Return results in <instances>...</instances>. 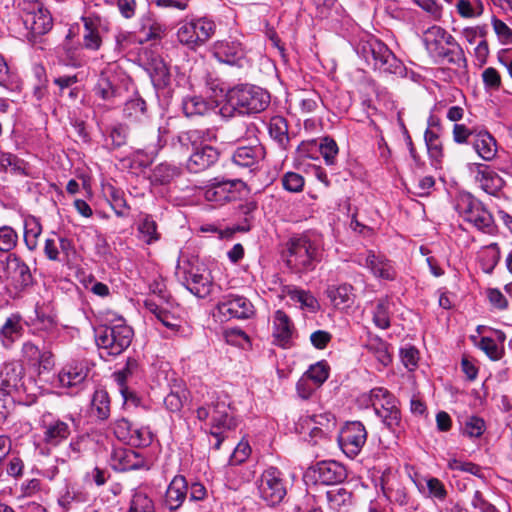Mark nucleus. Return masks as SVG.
<instances>
[{
  "label": "nucleus",
  "instance_id": "1",
  "mask_svg": "<svg viewBox=\"0 0 512 512\" xmlns=\"http://www.w3.org/2000/svg\"><path fill=\"white\" fill-rule=\"evenodd\" d=\"M423 42L435 63L449 64L457 68L467 66L464 50L456 39L442 27L428 28L423 34Z\"/></svg>",
  "mask_w": 512,
  "mask_h": 512
},
{
  "label": "nucleus",
  "instance_id": "2",
  "mask_svg": "<svg viewBox=\"0 0 512 512\" xmlns=\"http://www.w3.org/2000/svg\"><path fill=\"white\" fill-rule=\"evenodd\" d=\"M205 132L202 130H189L181 132L173 145L191 154L186 161V169L190 173H201L214 166L219 159L220 153L217 148L199 142L204 138Z\"/></svg>",
  "mask_w": 512,
  "mask_h": 512
},
{
  "label": "nucleus",
  "instance_id": "3",
  "mask_svg": "<svg viewBox=\"0 0 512 512\" xmlns=\"http://www.w3.org/2000/svg\"><path fill=\"white\" fill-rule=\"evenodd\" d=\"M321 260V246L307 234L290 238L286 243L285 263L291 272L302 274L315 269Z\"/></svg>",
  "mask_w": 512,
  "mask_h": 512
},
{
  "label": "nucleus",
  "instance_id": "4",
  "mask_svg": "<svg viewBox=\"0 0 512 512\" xmlns=\"http://www.w3.org/2000/svg\"><path fill=\"white\" fill-rule=\"evenodd\" d=\"M132 328L123 318L112 321L109 325H102L95 329V342L101 351V356H118L131 344L133 338Z\"/></svg>",
  "mask_w": 512,
  "mask_h": 512
},
{
  "label": "nucleus",
  "instance_id": "5",
  "mask_svg": "<svg viewBox=\"0 0 512 512\" xmlns=\"http://www.w3.org/2000/svg\"><path fill=\"white\" fill-rule=\"evenodd\" d=\"M175 276L180 284L199 298H205L212 291L209 271L195 258H179Z\"/></svg>",
  "mask_w": 512,
  "mask_h": 512
},
{
  "label": "nucleus",
  "instance_id": "6",
  "mask_svg": "<svg viewBox=\"0 0 512 512\" xmlns=\"http://www.w3.org/2000/svg\"><path fill=\"white\" fill-rule=\"evenodd\" d=\"M229 404L225 401L211 402L196 410V416L200 421L211 418L210 435L215 439L213 447L219 450L227 433L236 427L235 419L229 414Z\"/></svg>",
  "mask_w": 512,
  "mask_h": 512
},
{
  "label": "nucleus",
  "instance_id": "7",
  "mask_svg": "<svg viewBox=\"0 0 512 512\" xmlns=\"http://www.w3.org/2000/svg\"><path fill=\"white\" fill-rule=\"evenodd\" d=\"M228 104L240 113H259L270 103V95L264 89L248 84L235 86L226 94Z\"/></svg>",
  "mask_w": 512,
  "mask_h": 512
},
{
  "label": "nucleus",
  "instance_id": "8",
  "mask_svg": "<svg viewBox=\"0 0 512 512\" xmlns=\"http://www.w3.org/2000/svg\"><path fill=\"white\" fill-rule=\"evenodd\" d=\"M455 210L464 221L472 224L479 231L493 234L496 225L492 214L482 202L470 193H460L455 199Z\"/></svg>",
  "mask_w": 512,
  "mask_h": 512
},
{
  "label": "nucleus",
  "instance_id": "9",
  "mask_svg": "<svg viewBox=\"0 0 512 512\" xmlns=\"http://www.w3.org/2000/svg\"><path fill=\"white\" fill-rule=\"evenodd\" d=\"M357 53L375 70L393 73L399 67V61L383 42L369 38L359 43Z\"/></svg>",
  "mask_w": 512,
  "mask_h": 512
},
{
  "label": "nucleus",
  "instance_id": "10",
  "mask_svg": "<svg viewBox=\"0 0 512 512\" xmlns=\"http://www.w3.org/2000/svg\"><path fill=\"white\" fill-rule=\"evenodd\" d=\"M246 191V184L239 179H213L203 188L204 199L215 206L236 201Z\"/></svg>",
  "mask_w": 512,
  "mask_h": 512
},
{
  "label": "nucleus",
  "instance_id": "11",
  "mask_svg": "<svg viewBox=\"0 0 512 512\" xmlns=\"http://www.w3.org/2000/svg\"><path fill=\"white\" fill-rule=\"evenodd\" d=\"M67 420L75 421L72 415H67L64 419L58 418L51 412L41 415L39 426L42 431V440L46 445L57 447L69 438L72 430Z\"/></svg>",
  "mask_w": 512,
  "mask_h": 512
},
{
  "label": "nucleus",
  "instance_id": "12",
  "mask_svg": "<svg viewBox=\"0 0 512 512\" xmlns=\"http://www.w3.org/2000/svg\"><path fill=\"white\" fill-rule=\"evenodd\" d=\"M258 491L267 505L275 506L281 503L287 494L282 472L276 467L264 470L258 480Z\"/></svg>",
  "mask_w": 512,
  "mask_h": 512
},
{
  "label": "nucleus",
  "instance_id": "13",
  "mask_svg": "<svg viewBox=\"0 0 512 512\" xmlns=\"http://www.w3.org/2000/svg\"><path fill=\"white\" fill-rule=\"evenodd\" d=\"M19 357L22 365L34 368L39 375L51 371L55 365L53 353L46 348L41 349L31 340L22 343Z\"/></svg>",
  "mask_w": 512,
  "mask_h": 512
},
{
  "label": "nucleus",
  "instance_id": "14",
  "mask_svg": "<svg viewBox=\"0 0 512 512\" xmlns=\"http://www.w3.org/2000/svg\"><path fill=\"white\" fill-rule=\"evenodd\" d=\"M23 5L22 19L26 28L35 35H43L49 32L53 26V18L50 11L45 9L41 2H19Z\"/></svg>",
  "mask_w": 512,
  "mask_h": 512
},
{
  "label": "nucleus",
  "instance_id": "15",
  "mask_svg": "<svg viewBox=\"0 0 512 512\" xmlns=\"http://www.w3.org/2000/svg\"><path fill=\"white\" fill-rule=\"evenodd\" d=\"M367 441V430L362 422H347L338 436V443L342 451L349 457H356Z\"/></svg>",
  "mask_w": 512,
  "mask_h": 512
},
{
  "label": "nucleus",
  "instance_id": "16",
  "mask_svg": "<svg viewBox=\"0 0 512 512\" xmlns=\"http://www.w3.org/2000/svg\"><path fill=\"white\" fill-rule=\"evenodd\" d=\"M218 312L224 317L249 319L255 314L252 302L244 296L227 295L217 304Z\"/></svg>",
  "mask_w": 512,
  "mask_h": 512
},
{
  "label": "nucleus",
  "instance_id": "17",
  "mask_svg": "<svg viewBox=\"0 0 512 512\" xmlns=\"http://www.w3.org/2000/svg\"><path fill=\"white\" fill-rule=\"evenodd\" d=\"M24 333L23 317L19 313L10 314L0 326V346L4 350H12Z\"/></svg>",
  "mask_w": 512,
  "mask_h": 512
},
{
  "label": "nucleus",
  "instance_id": "18",
  "mask_svg": "<svg viewBox=\"0 0 512 512\" xmlns=\"http://www.w3.org/2000/svg\"><path fill=\"white\" fill-rule=\"evenodd\" d=\"M6 263L7 274L16 289L24 290L33 284L31 270L22 258L12 253L8 255Z\"/></svg>",
  "mask_w": 512,
  "mask_h": 512
},
{
  "label": "nucleus",
  "instance_id": "19",
  "mask_svg": "<svg viewBox=\"0 0 512 512\" xmlns=\"http://www.w3.org/2000/svg\"><path fill=\"white\" fill-rule=\"evenodd\" d=\"M489 331L492 332V336H482L480 338L471 336V340L490 360L498 361L505 353L504 342L506 340V334L502 330L491 328H489Z\"/></svg>",
  "mask_w": 512,
  "mask_h": 512
},
{
  "label": "nucleus",
  "instance_id": "20",
  "mask_svg": "<svg viewBox=\"0 0 512 512\" xmlns=\"http://www.w3.org/2000/svg\"><path fill=\"white\" fill-rule=\"evenodd\" d=\"M213 55L218 61L229 65H241L245 57L243 45L238 40L216 41L212 46Z\"/></svg>",
  "mask_w": 512,
  "mask_h": 512
},
{
  "label": "nucleus",
  "instance_id": "21",
  "mask_svg": "<svg viewBox=\"0 0 512 512\" xmlns=\"http://www.w3.org/2000/svg\"><path fill=\"white\" fill-rule=\"evenodd\" d=\"M357 262L368 268L377 278L391 281L396 277V271L392 263L383 256L376 255L373 251L360 255Z\"/></svg>",
  "mask_w": 512,
  "mask_h": 512
},
{
  "label": "nucleus",
  "instance_id": "22",
  "mask_svg": "<svg viewBox=\"0 0 512 512\" xmlns=\"http://www.w3.org/2000/svg\"><path fill=\"white\" fill-rule=\"evenodd\" d=\"M111 465L118 471L137 470L145 466V459L133 449L118 447L111 454Z\"/></svg>",
  "mask_w": 512,
  "mask_h": 512
},
{
  "label": "nucleus",
  "instance_id": "23",
  "mask_svg": "<svg viewBox=\"0 0 512 512\" xmlns=\"http://www.w3.org/2000/svg\"><path fill=\"white\" fill-rule=\"evenodd\" d=\"M295 334V327L290 317L282 310H277L273 315L274 343L282 348L291 346Z\"/></svg>",
  "mask_w": 512,
  "mask_h": 512
},
{
  "label": "nucleus",
  "instance_id": "24",
  "mask_svg": "<svg viewBox=\"0 0 512 512\" xmlns=\"http://www.w3.org/2000/svg\"><path fill=\"white\" fill-rule=\"evenodd\" d=\"M188 483L183 475H176L169 483L164 497V506L169 512H176L187 498Z\"/></svg>",
  "mask_w": 512,
  "mask_h": 512
},
{
  "label": "nucleus",
  "instance_id": "25",
  "mask_svg": "<svg viewBox=\"0 0 512 512\" xmlns=\"http://www.w3.org/2000/svg\"><path fill=\"white\" fill-rule=\"evenodd\" d=\"M89 500V493L78 483L66 482L58 492V504L69 510L75 504H82Z\"/></svg>",
  "mask_w": 512,
  "mask_h": 512
},
{
  "label": "nucleus",
  "instance_id": "26",
  "mask_svg": "<svg viewBox=\"0 0 512 512\" xmlns=\"http://www.w3.org/2000/svg\"><path fill=\"white\" fill-rule=\"evenodd\" d=\"M143 61L144 68L154 86L159 88L167 86L170 81V72L164 60L158 55H151Z\"/></svg>",
  "mask_w": 512,
  "mask_h": 512
},
{
  "label": "nucleus",
  "instance_id": "27",
  "mask_svg": "<svg viewBox=\"0 0 512 512\" xmlns=\"http://www.w3.org/2000/svg\"><path fill=\"white\" fill-rule=\"evenodd\" d=\"M475 181L479 187L490 195H497L503 188L504 180L486 165L478 164Z\"/></svg>",
  "mask_w": 512,
  "mask_h": 512
},
{
  "label": "nucleus",
  "instance_id": "28",
  "mask_svg": "<svg viewBox=\"0 0 512 512\" xmlns=\"http://www.w3.org/2000/svg\"><path fill=\"white\" fill-rule=\"evenodd\" d=\"M325 495L329 508L335 512H347L353 504L352 491L342 486H331Z\"/></svg>",
  "mask_w": 512,
  "mask_h": 512
},
{
  "label": "nucleus",
  "instance_id": "29",
  "mask_svg": "<svg viewBox=\"0 0 512 512\" xmlns=\"http://www.w3.org/2000/svg\"><path fill=\"white\" fill-rule=\"evenodd\" d=\"M318 479L327 485L341 483L347 477L346 469L336 461H323L317 465Z\"/></svg>",
  "mask_w": 512,
  "mask_h": 512
},
{
  "label": "nucleus",
  "instance_id": "30",
  "mask_svg": "<svg viewBox=\"0 0 512 512\" xmlns=\"http://www.w3.org/2000/svg\"><path fill=\"white\" fill-rule=\"evenodd\" d=\"M265 156L261 145L238 147L232 156L233 162L241 167H253Z\"/></svg>",
  "mask_w": 512,
  "mask_h": 512
},
{
  "label": "nucleus",
  "instance_id": "31",
  "mask_svg": "<svg viewBox=\"0 0 512 512\" xmlns=\"http://www.w3.org/2000/svg\"><path fill=\"white\" fill-rule=\"evenodd\" d=\"M473 147L476 153L485 161H491L497 154L495 138L487 131L481 130L475 134Z\"/></svg>",
  "mask_w": 512,
  "mask_h": 512
},
{
  "label": "nucleus",
  "instance_id": "32",
  "mask_svg": "<svg viewBox=\"0 0 512 512\" xmlns=\"http://www.w3.org/2000/svg\"><path fill=\"white\" fill-rule=\"evenodd\" d=\"M215 108L214 101H208L202 96H188L182 101V109L187 117L203 116Z\"/></svg>",
  "mask_w": 512,
  "mask_h": 512
},
{
  "label": "nucleus",
  "instance_id": "33",
  "mask_svg": "<svg viewBox=\"0 0 512 512\" xmlns=\"http://www.w3.org/2000/svg\"><path fill=\"white\" fill-rule=\"evenodd\" d=\"M138 374H139V363L134 358H128L125 366L121 370L114 373V375H113L114 379H115L117 385L119 386V390H120L121 394L123 395V397L125 399L128 398L127 397V394H128L127 383L133 377L138 376Z\"/></svg>",
  "mask_w": 512,
  "mask_h": 512
},
{
  "label": "nucleus",
  "instance_id": "34",
  "mask_svg": "<svg viewBox=\"0 0 512 512\" xmlns=\"http://www.w3.org/2000/svg\"><path fill=\"white\" fill-rule=\"evenodd\" d=\"M392 301L388 297L377 299L373 309V323L380 329H388L391 325Z\"/></svg>",
  "mask_w": 512,
  "mask_h": 512
},
{
  "label": "nucleus",
  "instance_id": "35",
  "mask_svg": "<svg viewBox=\"0 0 512 512\" xmlns=\"http://www.w3.org/2000/svg\"><path fill=\"white\" fill-rule=\"evenodd\" d=\"M187 398L188 390L185 384L182 382H175L172 385L170 392L164 398V404L169 411L179 412Z\"/></svg>",
  "mask_w": 512,
  "mask_h": 512
},
{
  "label": "nucleus",
  "instance_id": "36",
  "mask_svg": "<svg viewBox=\"0 0 512 512\" xmlns=\"http://www.w3.org/2000/svg\"><path fill=\"white\" fill-rule=\"evenodd\" d=\"M364 347L368 352L372 353L383 366H388L391 363L392 357L389 352V344L379 336H369Z\"/></svg>",
  "mask_w": 512,
  "mask_h": 512
},
{
  "label": "nucleus",
  "instance_id": "37",
  "mask_svg": "<svg viewBox=\"0 0 512 512\" xmlns=\"http://www.w3.org/2000/svg\"><path fill=\"white\" fill-rule=\"evenodd\" d=\"M91 415L100 421H105L110 416V398L107 391L97 389L91 399Z\"/></svg>",
  "mask_w": 512,
  "mask_h": 512
},
{
  "label": "nucleus",
  "instance_id": "38",
  "mask_svg": "<svg viewBox=\"0 0 512 512\" xmlns=\"http://www.w3.org/2000/svg\"><path fill=\"white\" fill-rule=\"evenodd\" d=\"M269 135L278 145L286 150L289 145L288 124L285 118L274 116L270 119L268 125Z\"/></svg>",
  "mask_w": 512,
  "mask_h": 512
},
{
  "label": "nucleus",
  "instance_id": "39",
  "mask_svg": "<svg viewBox=\"0 0 512 512\" xmlns=\"http://www.w3.org/2000/svg\"><path fill=\"white\" fill-rule=\"evenodd\" d=\"M375 413L381 418L383 424L392 432L396 433L401 424V413L398 405H392L388 408H383L382 404H375Z\"/></svg>",
  "mask_w": 512,
  "mask_h": 512
},
{
  "label": "nucleus",
  "instance_id": "40",
  "mask_svg": "<svg viewBox=\"0 0 512 512\" xmlns=\"http://www.w3.org/2000/svg\"><path fill=\"white\" fill-rule=\"evenodd\" d=\"M42 233L40 221L34 216H28L24 220V242L30 251L38 246V239Z\"/></svg>",
  "mask_w": 512,
  "mask_h": 512
},
{
  "label": "nucleus",
  "instance_id": "41",
  "mask_svg": "<svg viewBox=\"0 0 512 512\" xmlns=\"http://www.w3.org/2000/svg\"><path fill=\"white\" fill-rule=\"evenodd\" d=\"M353 286L350 284H341L339 286H329L327 295L334 306H350L353 303Z\"/></svg>",
  "mask_w": 512,
  "mask_h": 512
},
{
  "label": "nucleus",
  "instance_id": "42",
  "mask_svg": "<svg viewBox=\"0 0 512 512\" xmlns=\"http://www.w3.org/2000/svg\"><path fill=\"white\" fill-rule=\"evenodd\" d=\"M81 19L84 22L83 46L89 50H98L102 44V39L99 35L97 22L88 17H82Z\"/></svg>",
  "mask_w": 512,
  "mask_h": 512
},
{
  "label": "nucleus",
  "instance_id": "43",
  "mask_svg": "<svg viewBox=\"0 0 512 512\" xmlns=\"http://www.w3.org/2000/svg\"><path fill=\"white\" fill-rule=\"evenodd\" d=\"M127 512H156L153 499L142 490H133Z\"/></svg>",
  "mask_w": 512,
  "mask_h": 512
},
{
  "label": "nucleus",
  "instance_id": "44",
  "mask_svg": "<svg viewBox=\"0 0 512 512\" xmlns=\"http://www.w3.org/2000/svg\"><path fill=\"white\" fill-rule=\"evenodd\" d=\"M288 297L300 305L301 309L315 312L319 308L317 299L309 292L296 287L287 290Z\"/></svg>",
  "mask_w": 512,
  "mask_h": 512
},
{
  "label": "nucleus",
  "instance_id": "45",
  "mask_svg": "<svg viewBox=\"0 0 512 512\" xmlns=\"http://www.w3.org/2000/svg\"><path fill=\"white\" fill-rule=\"evenodd\" d=\"M176 36L180 44L188 47L191 50H195L199 47L197 41L198 36L193 20L179 23Z\"/></svg>",
  "mask_w": 512,
  "mask_h": 512
},
{
  "label": "nucleus",
  "instance_id": "46",
  "mask_svg": "<svg viewBox=\"0 0 512 512\" xmlns=\"http://www.w3.org/2000/svg\"><path fill=\"white\" fill-rule=\"evenodd\" d=\"M87 377V371L83 368L66 367L59 373V383L62 387H75L81 384Z\"/></svg>",
  "mask_w": 512,
  "mask_h": 512
},
{
  "label": "nucleus",
  "instance_id": "47",
  "mask_svg": "<svg viewBox=\"0 0 512 512\" xmlns=\"http://www.w3.org/2000/svg\"><path fill=\"white\" fill-rule=\"evenodd\" d=\"M140 239L146 244H152L160 239L157 224L150 215H145L138 224Z\"/></svg>",
  "mask_w": 512,
  "mask_h": 512
},
{
  "label": "nucleus",
  "instance_id": "48",
  "mask_svg": "<svg viewBox=\"0 0 512 512\" xmlns=\"http://www.w3.org/2000/svg\"><path fill=\"white\" fill-rule=\"evenodd\" d=\"M257 209V203L255 201H246L240 204L237 208V214L239 217H243V221L237 224L233 231L248 232L251 229L252 222L254 220L253 213Z\"/></svg>",
  "mask_w": 512,
  "mask_h": 512
},
{
  "label": "nucleus",
  "instance_id": "49",
  "mask_svg": "<svg viewBox=\"0 0 512 512\" xmlns=\"http://www.w3.org/2000/svg\"><path fill=\"white\" fill-rule=\"evenodd\" d=\"M193 23L197 33V41L199 47L204 45L212 38L216 31V24L208 17H199L193 19Z\"/></svg>",
  "mask_w": 512,
  "mask_h": 512
},
{
  "label": "nucleus",
  "instance_id": "50",
  "mask_svg": "<svg viewBox=\"0 0 512 512\" xmlns=\"http://www.w3.org/2000/svg\"><path fill=\"white\" fill-rule=\"evenodd\" d=\"M106 195L110 202V205L117 216L123 217L128 214L129 206L124 197V192L113 186H108L106 189Z\"/></svg>",
  "mask_w": 512,
  "mask_h": 512
},
{
  "label": "nucleus",
  "instance_id": "51",
  "mask_svg": "<svg viewBox=\"0 0 512 512\" xmlns=\"http://www.w3.org/2000/svg\"><path fill=\"white\" fill-rule=\"evenodd\" d=\"M180 174L179 169L168 163L157 165L150 176L151 181L156 184H167Z\"/></svg>",
  "mask_w": 512,
  "mask_h": 512
},
{
  "label": "nucleus",
  "instance_id": "52",
  "mask_svg": "<svg viewBox=\"0 0 512 512\" xmlns=\"http://www.w3.org/2000/svg\"><path fill=\"white\" fill-rule=\"evenodd\" d=\"M330 367L326 361H319L304 373L318 388L328 379Z\"/></svg>",
  "mask_w": 512,
  "mask_h": 512
},
{
  "label": "nucleus",
  "instance_id": "53",
  "mask_svg": "<svg viewBox=\"0 0 512 512\" xmlns=\"http://www.w3.org/2000/svg\"><path fill=\"white\" fill-rule=\"evenodd\" d=\"M93 91L104 101H110L116 95V89L105 73L100 74Z\"/></svg>",
  "mask_w": 512,
  "mask_h": 512
},
{
  "label": "nucleus",
  "instance_id": "54",
  "mask_svg": "<svg viewBox=\"0 0 512 512\" xmlns=\"http://www.w3.org/2000/svg\"><path fill=\"white\" fill-rule=\"evenodd\" d=\"M61 263L66 266H71L77 257V251L75 249L74 243L71 239L66 237H58Z\"/></svg>",
  "mask_w": 512,
  "mask_h": 512
},
{
  "label": "nucleus",
  "instance_id": "55",
  "mask_svg": "<svg viewBox=\"0 0 512 512\" xmlns=\"http://www.w3.org/2000/svg\"><path fill=\"white\" fill-rule=\"evenodd\" d=\"M369 399L371 405L375 409V404H382L383 408L397 404L396 398L385 388L376 387L373 388L369 393Z\"/></svg>",
  "mask_w": 512,
  "mask_h": 512
},
{
  "label": "nucleus",
  "instance_id": "56",
  "mask_svg": "<svg viewBox=\"0 0 512 512\" xmlns=\"http://www.w3.org/2000/svg\"><path fill=\"white\" fill-rule=\"evenodd\" d=\"M18 242L17 232L8 225L0 226V251L10 252Z\"/></svg>",
  "mask_w": 512,
  "mask_h": 512
},
{
  "label": "nucleus",
  "instance_id": "57",
  "mask_svg": "<svg viewBox=\"0 0 512 512\" xmlns=\"http://www.w3.org/2000/svg\"><path fill=\"white\" fill-rule=\"evenodd\" d=\"M424 140L430 157L439 160L442 157V145L439 141L438 132L433 129H426Z\"/></svg>",
  "mask_w": 512,
  "mask_h": 512
},
{
  "label": "nucleus",
  "instance_id": "58",
  "mask_svg": "<svg viewBox=\"0 0 512 512\" xmlns=\"http://www.w3.org/2000/svg\"><path fill=\"white\" fill-rule=\"evenodd\" d=\"M125 442L137 447L148 446L152 442V433L146 427H133Z\"/></svg>",
  "mask_w": 512,
  "mask_h": 512
},
{
  "label": "nucleus",
  "instance_id": "59",
  "mask_svg": "<svg viewBox=\"0 0 512 512\" xmlns=\"http://www.w3.org/2000/svg\"><path fill=\"white\" fill-rule=\"evenodd\" d=\"M485 422L478 416H470L464 422L463 434L469 438H478L485 431Z\"/></svg>",
  "mask_w": 512,
  "mask_h": 512
},
{
  "label": "nucleus",
  "instance_id": "60",
  "mask_svg": "<svg viewBox=\"0 0 512 512\" xmlns=\"http://www.w3.org/2000/svg\"><path fill=\"white\" fill-rule=\"evenodd\" d=\"M447 466L450 470L453 471L469 473L479 478L483 477L481 467L472 462H463L458 459L451 458L448 460Z\"/></svg>",
  "mask_w": 512,
  "mask_h": 512
},
{
  "label": "nucleus",
  "instance_id": "61",
  "mask_svg": "<svg viewBox=\"0 0 512 512\" xmlns=\"http://www.w3.org/2000/svg\"><path fill=\"white\" fill-rule=\"evenodd\" d=\"M166 134L167 131L159 127L156 141L153 143H149L148 145L145 146L143 152L149 157V159L147 160V165L154 160L159 151L166 145Z\"/></svg>",
  "mask_w": 512,
  "mask_h": 512
},
{
  "label": "nucleus",
  "instance_id": "62",
  "mask_svg": "<svg viewBox=\"0 0 512 512\" xmlns=\"http://www.w3.org/2000/svg\"><path fill=\"white\" fill-rule=\"evenodd\" d=\"M116 48L119 51L131 50L133 46L142 44L143 40L131 32H119L115 36Z\"/></svg>",
  "mask_w": 512,
  "mask_h": 512
},
{
  "label": "nucleus",
  "instance_id": "63",
  "mask_svg": "<svg viewBox=\"0 0 512 512\" xmlns=\"http://www.w3.org/2000/svg\"><path fill=\"white\" fill-rule=\"evenodd\" d=\"M125 114L132 119H139L146 112V102L140 98L135 97L125 103Z\"/></svg>",
  "mask_w": 512,
  "mask_h": 512
},
{
  "label": "nucleus",
  "instance_id": "64",
  "mask_svg": "<svg viewBox=\"0 0 512 512\" xmlns=\"http://www.w3.org/2000/svg\"><path fill=\"white\" fill-rule=\"evenodd\" d=\"M320 153L327 165H333L338 155V146L331 138H324L320 144Z\"/></svg>",
  "mask_w": 512,
  "mask_h": 512
}]
</instances>
